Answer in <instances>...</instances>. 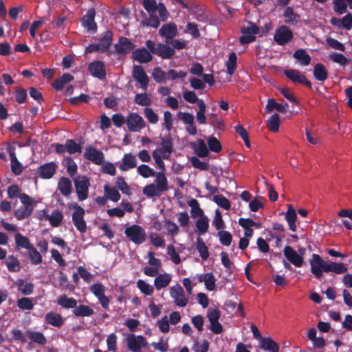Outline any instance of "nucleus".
Wrapping results in <instances>:
<instances>
[{"mask_svg": "<svg viewBox=\"0 0 352 352\" xmlns=\"http://www.w3.org/2000/svg\"><path fill=\"white\" fill-rule=\"evenodd\" d=\"M89 291L98 298L104 294L105 287L102 283H94L90 286Z\"/></svg>", "mask_w": 352, "mask_h": 352, "instance_id": "774afa93", "label": "nucleus"}, {"mask_svg": "<svg viewBox=\"0 0 352 352\" xmlns=\"http://www.w3.org/2000/svg\"><path fill=\"white\" fill-rule=\"evenodd\" d=\"M25 333L28 338L32 342L36 343L41 346L45 345L47 344V338L43 333L31 330H27Z\"/></svg>", "mask_w": 352, "mask_h": 352, "instance_id": "7c9ffc66", "label": "nucleus"}, {"mask_svg": "<svg viewBox=\"0 0 352 352\" xmlns=\"http://www.w3.org/2000/svg\"><path fill=\"white\" fill-rule=\"evenodd\" d=\"M83 156L86 160L96 165H101L104 162V153L91 146L86 148Z\"/></svg>", "mask_w": 352, "mask_h": 352, "instance_id": "f8f14e48", "label": "nucleus"}, {"mask_svg": "<svg viewBox=\"0 0 352 352\" xmlns=\"http://www.w3.org/2000/svg\"><path fill=\"white\" fill-rule=\"evenodd\" d=\"M134 102L135 104L148 107L151 104L152 100L146 93L137 94Z\"/></svg>", "mask_w": 352, "mask_h": 352, "instance_id": "8fccbe9b", "label": "nucleus"}, {"mask_svg": "<svg viewBox=\"0 0 352 352\" xmlns=\"http://www.w3.org/2000/svg\"><path fill=\"white\" fill-rule=\"evenodd\" d=\"M280 126V117L279 115L275 113L269 118L267 120V127L273 132L278 131Z\"/></svg>", "mask_w": 352, "mask_h": 352, "instance_id": "603ef678", "label": "nucleus"}, {"mask_svg": "<svg viewBox=\"0 0 352 352\" xmlns=\"http://www.w3.org/2000/svg\"><path fill=\"white\" fill-rule=\"evenodd\" d=\"M236 54L234 52H231L229 54L228 60L226 63V65L227 67V72L230 75H232L234 73L236 68Z\"/></svg>", "mask_w": 352, "mask_h": 352, "instance_id": "09e8293b", "label": "nucleus"}, {"mask_svg": "<svg viewBox=\"0 0 352 352\" xmlns=\"http://www.w3.org/2000/svg\"><path fill=\"white\" fill-rule=\"evenodd\" d=\"M74 187L77 197L80 201H84L88 197L89 179L84 175H78L74 178Z\"/></svg>", "mask_w": 352, "mask_h": 352, "instance_id": "20e7f679", "label": "nucleus"}, {"mask_svg": "<svg viewBox=\"0 0 352 352\" xmlns=\"http://www.w3.org/2000/svg\"><path fill=\"white\" fill-rule=\"evenodd\" d=\"M18 289L23 295H30L33 292L34 285L31 283H26L23 279H19L16 283Z\"/></svg>", "mask_w": 352, "mask_h": 352, "instance_id": "49530a36", "label": "nucleus"}, {"mask_svg": "<svg viewBox=\"0 0 352 352\" xmlns=\"http://www.w3.org/2000/svg\"><path fill=\"white\" fill-rule=\"evenodd\" d=\"M314 76L318 81L324 82L328 78V72L322 63H317L314 68Z\"/></svg>", "mask_w": 352, "mask_h": 352, "instance_id": "c9c22d12", "label": "nucleus"}, {"mask_svg": "<svg viewBox=\"0 0 352 352\" xmlns=\"http://www.w3.org/2000/svg\"><path fill=\"white\" fill-rule=\"evenodd\" d=\"M34 208L22 205L14 211V215L18 220H23L28 218L32 214Z\"/></svg>", "mask_w": 352, "mask_h": 352, "instance_id": "ea45409f", "label": "nucleus"}, {"mask_svg": "<svg viewBox=\"0 0 352 352\" xmlns=\"http://www.w3.org/2000/svg\"><path fill=\"white\" fill-rule=\"evenodd\" d=\"M72 313L76 317H89L94 314V311L88 305H76Z\"/></svg>", "mask_w": 352, "mask_h": 352, "instance_id": "2f4dec72", "label": "nucleus"}, {"mask_svg": "<svg viewBox=\"0 0 352 352\" xmlns=\"http://www.w3.org/2000/svg\"><path fill=\"white\" fill-rule=\"evenodd\" d=\"M104 191L106 197L112 201L116 202L120 200V194L116 188L105 185L104 186Z\"/></svg>", "mask_w": 352, "mask_h": 352, "instance_id": "a18cd8bd", "label": "nucleus"}, {"mask_svg": "<svg viewBox=\"0 0 352 352\" xmlns=\"http://www.w3.org/2000/svg\"><path fill=\"white\" fill-rule=\"evenodd\" d=\"M116 186L118 189L124 194L130 195L131 194L130 187L125 182L122 177H118L116 178Z\"/></svg>", "mask_w": 352, "mask_h": 352, "instance_id": "0e129e2a", "label": "nucleus"}, {"mask_svg": "<svg viewBox=\"0 0 352 352\" xmlns=\"http://www.w3.org/2000/svg\"><path fill=\"white\" fill-rule=\"evenodd\" d=\"M114 47L118 54L124 55L133 50L135 45L129 38L121 36Z\"/></svg>", "mask_w": 352, "mask_h": 352, "instance_id": "dca6fc26", "label": "nucleus"}, {"mask_svg": "<svg viewBox=\"0 0 352 352\" xmlns=\"http://www.w3.org/2000/svg\"><path fill=\"white\" fill-rule=\"evenodd\" d=\"M73 208L75 209L72 213L73 223L80 233H85L87 231V223L84 219L85 210L77 204H74Z\"/></svg>", "mask_w": 352, "mask_h": 352, "instance_id": "39448f33", "label": "nucleus"}, {"mask_svg": "<svg viewBox=\"0 0 352 352\" xmlns=\"http://www.w3.org/2000/svg\"><path fill=\"white\" fill-rule=\"evenodd\" d=\"M126 236L136 245H140L146 240L145 230L139 225L133 224L124 230Z\"/></svg>", "mask_w": 352, "mask_h": 352, "instance_id": "f03ea898", "label": "nucleus"}, {"mask_svg": "<svg viewBox=\"0 0 352 352\" xmlns=\"http://www.w3.org/2000/svg\"><path fill=\"white\" fill-rule=\"evenodd\" d=\"M177 32V25L173 22L164 24L159 30V34L166 38V43H169V41L173 39Z\"/></svg>", "mask_w": 352, "mask_h": 352, "instance_id": "4468645a", "label": "nucleus"}, {"mask_svg": "<svg viewBox=\"0 0 352 352\" xmlns=\"http://www.w3.org/2000/svg\"><path fill=\"white\" fill-rule=\"evenodd\" d=\"M283 253L287 260L294 266L300 267L302 265L303 258L298 254L292 247L287 245L284 248Z\"/></svg>", "mask_w": 352, "mask_h": 352, "instance_id": "2eb2a0df", "label": "nucleus"}, {"mask_svg": "<svg viewBox=\"0 0 352 352\" xmlns=\"http://www.w3.org/2000/svg\"><path fill=\"white\" fill-rule=\"evenodd\" d=\"M113 41V32L111 30L105 31L100 39V45L102 47V52H106L112 43Z\"/></svg>", "mask_w": 352, "mask_h": 352, "instance_id": "4c0bfd02", "label": "nucleus"}, {"mask_svg": "<svg viewBox=\"0 0 352 352\" xmlns=\"http://www.w3.org/2000/svg\"><path fill=\"white\" fill-rule=\"evenodd\" d=\"M155 14H149V17L142 22V25L157 28L160 25V21Z\"/></svg>", "mask_w": 352, "mask_h": 352, "instance_id": "6e6d98bb", "label": "nucleus"}, {"mask_svg": "<svg viewBox=\"0 0 352 352\" xmlns=\"http://www.w3.org/2000/svg\"><path fill=\"white\" fill-rule=\"evenodd\" d=\"M151 54L149 50L144 47L138 48L133 52V58L140 63H147L153 59Z\"/></svg>", "mask_w": 352, "mask_h": 352, "instance_id": "412c9836", "label": "nucleus"}, {"mask_svg": "<svg viewBox=\"0 0 352 352\" xmlns=\"http://www.w3.org/2000/svg\"><path fill=\"white\" fill-rule=\"evenodd\" d=\"M15 146L13 145H8L6 147V150L9 153L11 161V170L13 173L18 175H20L23 171L22 164L18 161L16 153H15Z\"/></svg>", "mask_w": 352, "mask_h": 352, "instance_id": "6ab92c4d", "label": "nucleus"}, {"mask_svg": "<svg viewBox=\"0 0 352 352\" xmlns=\"http://www.w3.org/2000/svg\"><path fill=\"white\" fill-rule=\"evenodd\" d=\"M58 189L63 196L68 197L72 190L71 180L68 177H60L58 183Z\"/></svg>", "mask_w": 352, "mask_h": 352, "instance_id": "bb28decb", "label": "nucleus"}, {"mask_svg": "<svg viewBox=\"0 0 352 352\" xmlns=\"http://www.w3.org/2000/svg\"><path fill=\"white\" fill-rule=\"evenodd\" d=\"M260 347L268 352H278L279 345L270 337H264L260 342Z\"/></svg>", "mask_w": 352, "mask_h": 352, "instance_id": "393cba45", "label": "nucleus"}, {"mask_svg": "<svg viewBox=\"0 0 352 352\" xmlns=\"http://www.w3.org/2000/svg\"><path fill=\"white\" fill-rule=\"evenodd\" d=\"M294 37L293 32L289 28L283 25L280 26L274 35V41L279 45H284L289 43Z\"/></svg>", "mask_w": 352, "mask_h": 352, "instance_id": "423d86ee", "label": "nucleus"}, {"mask_svg": "<svg viewBox=\"0 0 352 352\" xmlns=\"http://www.w3.org/2000/svg\"><path fill=\"white\" fill-rule=\"evenodd\" d=\"M8 270L10 272H18L21 270L19 260L13 255H9L6 261Z\"/></svg>", "mask_w": 352, "mask_h": 352, "instance_id": "58836bf2", "label": "nucleus"}, {"mask_svg": "<svg viewBox=\"0 0 352 352\" xmlns=\"http://www.w3.org/2000/svg\"><path fill=\"white\" fill-rule=\"evenodd\" d=\"M16 304L21 310H32L34 308V303L32 299L27 297L18 299Z\"/></svg>", "mask_w": 352, "mask_h": 352, "instance_id": "13d9d810", "label": "nucleus"}, {"mask_svg": "<svg viewBox=\"0 0 352 352\" xmlns=\"http://www.w3.org/2000/svg\"><path fill=\"white\" fill-rule=\"evenodd\" d=\"M171 281V276L168 274H159L154 280V285L157 290L167 287Z\"/></svg>", "mask_w": 352, "mask_h": 352, "instance_id": "f704fd0d", "label": "nucleus"}, {"mask_svg": "<svg viewBox=\"0 0 352 352\" xmlns=\"http://www.w3.org/2000/svg\"><path fill=\"white\" fill-rule=\"evenodd\" d=\"M28 250L29 258L32 264L38 265L42 262V256L34 245Z\"/></svg>", "mask_w": 352, "mask_h": 352, "instance_id": "3c124183", "label": "nucleus"}, {"mask_svg": "<svg viewBox=\"0 0 352 352\" xmlns=\"http://www.w3.org/2000/svg\"><path fill=\"white\" fill-rule=\"evenodd\" d=\"M137 166V160L131 153L124 155L122 163L119 165V168L122 171H128L130 169Z\"/></svg>", "mask_w": 352, "mask_h": 352, "instance_id": "5701e85b", "label": "nucleus"}, {"mask_svg": "<svg viewBox=\"0 0 352 352\" xmlns=\"http://www.w3.org/2000/svg\"><path fill=\"white\" fill-rule=\"evenodd\" d=\"M74 76L69 74L65 73L59 78H56L52 83V87L56 91H60L63 89L65 84L72 81Z\"/></svg>", "mask_w": 352, "mask_h": 352, "instance_id": "c756f323", "label": "nucleus"}, {"mask_svg": "<svg viewBox=\"0 0 352 352\" xmlns=\"http://www.w3.org/2000/svg\"><path fill=\"white\" fill-rule=\"evenodd\" d=\"M221 312L217 308L209 309L207 313V317L210 322V329L214 334H219L223 331V327L219 323V319Z\"/></svg>", "mask_w": 352, "mask_h": 352, "instance_id": "0eeeda50", "label": "nucleus"}, {"mask_svg": "<svg viewBox=\"0 0 352 352\" xmlns=\"http://www.w3.org/2000/svg\"><path fill=\"white\" fill-rule=\"evenodd\" d=\"M15 240V249L19 250L21 248L29 250L33 245L31 243L30 240L22 234L17 232L14 235Z\"/></svg>", "mask_w": 352, "mask_h": 352, "instance_id": "cd10ccee", "label": "nucleus"}, {"mask_svg": "<svg viewBox=\"0 0 352 352\" xmlns=\"http://www.w3.org/2000/svg\"><path fill=\"white\" fill-rule=\"evenodd\" d=\"M126 123L130 131L138 132L145 126L143 118L136 113H130L126 119Z\"/></svg>", "mask_w": 352, "mask_h": 352, "instance_id": "9b49d317", "label": "nucleus"}, {"mask_svg": "<svg viewBox=\"0 0 352 352\" xmlns=\"http://www.w3.org/2000/svg\"><path fill=\"white\" fill-rule=\"evenodd\" d=\"M192 148L195 151V153L199 157H206L208 155V148L205 142L201 139L199 140L197 144L192 146Z\"/></svg>", "mask_w": 352, "mask_h": 352, "instance_id": "79ce46f5", "label": "nucleus"}, {"mask_svg": "<svg viewBox=\"0 0 352 352\" xmlns=\"http://www.w3.org/2000/svg\"><path fill=\"white\" fill-rule=\"evenodd\" d=\"M58 305L65 309H74L77 305V300L73 297H68L66 294L59 296L56 299Z\"/></svg>", "mask_w": 352, "mask_h": 352, "instance_id": "a878e982", "label": "nucleus"}, {"mask_svg": "<svg viewBox=\"0 0 352 352\" xmlns=\"http://www.w3.org/2000/svg\"><path fill=\"white\" fill-rule=\"evenodd\" d=\"M196 248L202 260L206 261L209 257L208 249L201 237L197 238Z\"/></svg>", "mask_w": 352, "mask_h": 352, "instance_id": "37998d69", "label": "nucleus"}, {"mask_svg": "<svg viewBox=\"0 0 352 352\" xmlns=\"http://www.w3.org/2000/svg\"><path fill=\"white\" fill-rule=\"evenodd\" d=\"M65 320L60 314L53 311L47 313L44 317L46 324L57 328H60L64 324Z\"/></svg>", "mask_w": 352, "mask_h": 352, "instance_id": "aec40b11", "label": "nucleus"}, {"mask_svg": "<svg viewBox=\"0 0 352 352\" xmlns=\"http://www.w3.org/2000/svg\"><path fill=\"white\" fill-rule=\"evenodd\" d=\"M213 200L218 206L225 210H229L231 207L229 200L221 195L214 196Z\"/></svg>", "mask_w": 352, "mask_h": 352, "instance_id": "69168bd1", "label": "nucleus"}, {"mask_svg": "<svg viewBox=\"0 0 352 352\" xmlns=\"http://www.w3.org/2000/svg\"><path fill=\"white\" fill-rule=\"evenodd\" d=\"M324 272H334L342 274L347 272V267L342 263L325 262Z\"/></svg>", "mask_w": 352, "mask_h": 352, "instance_id": "b1692460", "label": "nucleus"}, {"mask_svg": "<svg viewBox=\"0 0 352 352\" xmlns=\"http://www.w3.org/2000/svg\"><path fill=\"white\" fill-rule=\"evenodd\" d=\"M89 72L96 78L102 80L106 77L104 63L102 61H94L88 66Z\"/></svg>", "mask_w": 352, "mask_h": 352, "instance_id": "f3484780", "label": "nucleus"}, {"mask_svg": "<svg viewBox=\"0 0 352 352\" xmlns=\"http://www.w3.org/2000/svg\"><path fill=\"white\" fill-rule=\"evenodd\" d=\"M161 191L157 189L155 184H151L146 185L143 188V193L148 197H159L161 194Z\"/></svg>", "mask_w": 352, "mask_h": 352, "instance_id": "5fc2aeb1", "label": "nucleus"}, {"mask_svg": "<svg viewBox=\"0 0 352 352\" xmlns=\"http://www.w3.org/2000/svg\"><path fill=\"white\" fill-rule=\"evenodd\" d=\"M127 346L133 352H142L138 336L133 334L129 335L127 338Z\"/></svg>", "mask_w": 352, "mask_h": 352, "instance_id": "de8ad7c7", "label": "nucleus"}, {"mask_svg": "<svg viewBox=\"0 0 352 352\" xmlns=\"http://www.w3.org/2000/svg\"><path fill=\"white\" fill-rule=\"evenodd\" d=\"M242 36L239 38L241 45L248 44L256 40V35L259 32V28L252 22L248 21L246 25L241 28Z\"/></svg>", "mask_w": 352, "mask_h": 352, "instance_id": "7ed1b4c3", "label": "nucleus"}, {"mask_svg": "<svg viewBox=\"0 0 352 352\" xmlns=\"http://www.w3.org/2000/svg\"><path fill=\"white\" fill-rule=\"evenodd\" d=\"M155 176L156 177L155 180V186L157 189L162 192L167 191L168 190V184L164 171H159L156 173Z\"/></svg>", "mask_w": 352, "mask_h": 352, "instance_id": "473e14b6", "label": "nucleus"}, {"mask_svg": "<svg viewBox=\"0 0 352 352\" xmlns=\"http://www.w3.org/2000/svg\"><path fill=\"white\" fill-rule=\"evenodd\" d=\"M294 57L299 60L302 65H308L311 61V57L304 49H298L294 53Z\"/></svg>", "mask_w": 352, "mask_h": 352, "instance_id": "a19ab883", "label": "nucleus"}, {"mask_svg": "<svg viewBox=\"0 0 352 352\" xmlns=\"http://www.w3.org/2000/svg\"><path fill=\"white\" fill-rule=\"evenodd\" d=\"M14 97L19 104L25 102L28 98L27 91L21 87H16L14 88Z\"/></svg>", "mask_w": 352, "mask_h": 352, "instance_id": "052dcab7", "label": "nucleus"}, {"mask_svg": "<svg viewBox=\"0 0 352 352\" xmlns=\"http://www.w3.org/2000/svg\"><path fill=\"white\" fill-rule=\"evenodd\" d=\"M41 212L45 216V219L48 220L50 225L54 228L58 227L64 218L63 214L58 210H54L51 214H47L45 210H43Z\"/></svg>", "mask_w": 352, "mask_h": 352, "instance_id": "4be33fe9", "label": "nucleus"}, {"mask_svg": "<svg viewBox=\"0 0 352 352\" xmlns=\"http://www.w3.org/2000/svg\"><path fill=\"white\" fill-rule=\"evenodd\" d=\"M296 219H297V214H296V210L292 206V205H289L287 211L286 212V214H285V219L289 225V229L293 232L296 231Z\"/></svg>", "mask_w": 352, "mask_h": 352, "instance_id": "c85d7f7f", "label": "nucleus"}, {"mask_svg": "<svg viewBox=\"0 0 352 352\" xmlns=\"http://www.w3.org/2000/svg\"><path fill=\"white\" fill-rule=\"evenodd\" d=\"M65 162L67 171L69 176L74 179V178L76 177H74V174L76 173L78 169L77 164L71 157H67L65 160Z\"/></svg>", "mask_w": 352, "mask_h": 352, "instance_id": "bf43d9fd", "label": "nucleus"}, {"mask_svg": "<svg viewBox=\"0 0 352 352\" xmlns=\"http://www.w3.org/2000/svg\"><path fill=\"white\" fill-rule=\"evenodd\" d=\"M274 109H276L278 112L280 113H285L286 112V107L280 103H278L274 99H270L267 101V105L265 107V112L270 113Z\"/></svg>", "mask_w": 352, "mask_h": 352, "instance_id": "c03bdc74", "label": "nucleus"}, {"mask_svg": "<svg viewBox=\"0 0 352 352\" xmlns=\"http://www.w3.org/2000/svg\"><path fill=\"white\" fill-rule=\"evenodd\" d=\"M208 148L214 153H219L222 150L221 142L214 136H210L207 140Z\"/></svg>", "mask_w": 352, "mask_h": 352, "instance_id": "864d4df0", "label": "nucleus"}, {"mask_svg": "<svg viewBox=\"0 0 352 352\" xmlns=\"http://www.w3.org/2000/svg\"><path fill=\"white\" fill-rule=\"evenodd\" d=\"M160 146L161 148L157 150L158 152L164 160H169L173 151V143L169 133L160 138Z\"/></svg>", "mask_w": 352, "mask_h": 352, "instance_id": "ddd939ff", "label": "nucleus"}, {"mask_svg": "<svg viewBox=\"0 0 352 352\" xmlns=\"http://www.w3.org/2000/svg\"><path fill=\"white\" fill-rule=\"evenodd\" d=\"M325 262L318 254H312V257L309 261L311 272L318 279L320 278L323 275Z\"/></svg>", "mask_w": 352, "mask_h": 352, "instance_id": "9d476101", "label": "nucleus"}, {"mask_svg": "<svg viewBox=\"0 0 352 352\" xmlns=\"http://www.w3.org/2000/svg\"><path fill=\"white\" fill-rule=\"evenodd\" d=\"M137 286L141 292L146 296L152 295L154 292L153 286L146 283L143 280H138L137 282Z\"/></svg>", "mask_w": 352, "mask_h": 352, "instance_id": "680f3d73", "label": "nucleus"}, {"mask_svg": "<svg viewBox=\"0 0 352 352\" xmlns=\"http://www.w3.org/2000/svg\"><path fill=\"white\" fill-rule=\"evenodd\" d=\"M84 140L81 138L79 139V143H76L74 140L68 139L66 140L67 152L70 154L76 153H80L82 152V144H84Z\"/></svg>", "mask_w": 352, "mask_h": 352, "instance_id": "e433bc0d", "label": "nucleus"}, {"mask_svg": "<svg viewBox=\"0 0 352 352\" xmlns=\"http://www.w3.org/2000/svg\"><path fill=\"white\" fill-rule=\"evenodd\" d=\"M138 173L144 178L154 177L156 172L146 164H141L138 167Z\"/></svg>", "mask_w": 352, "mask_h": 352, "instance_id": "4d7b16f0", "label": "nucleus"}, {"mask_svg": "<svg viewBox=\"0 0 352 352\" xmlns=\"http://www.w3.org/2000/svg\"><path fill=\"white\" fill-rule=\"evenodd\" d=\"M96 10L94 8H89L86 14L81 18V24L91 34L97 32L98 26L95 22Z\"/></svg>", "mask_w": 352, "mask_h": 352, "instance_id": "6e6552de", "label": "nucleus"}, {"mask_svg": "<svg viewBox=\"0 0 352 352\" xmlns=\"http://www.w3.org/2000/svg\"><path fill=\"white\" fill-rule=\"evenodd\" d=\"M199 110L197 112V118L199 124H205L206 118L205 116V112L206 106L204 100L199 101L198 105Z\"/></svg>", "mask_w": 352, "mask_h": 352, "instance_id": "e2e57ef3", "label": "nucleus"}, {"mask_svg": "<svg viewBox=\"0 0 352 352\" xmlns=\"http://www.w3.org/2000/svg\"><path fill=\"white\" fill-rule=\"evenodd\" d=\"M283 16L285 23L290 25H295L300 21V16L294 12L293 8L288 6L285 8Z\"/></svg>", "mask_w": 352, "mask_h": 352, "instance_id": "72a5a7b5", "label": "nucleus"}, {"mask_svg": "<svg viewBox=\"0 0 352 352\" xmlns=\"http://www.w3.org/2000/svg\"><path fill=\"white\" fill-rule=\"evenodd\" d=\"M142 4L148 14L155 13L158 7L156 0H142Z\"/></svg>", "mask_w": 352, "mask_h": 352, "instance_id": "338daca9", "label": "nucleus"}, {"mask_svg": "<svg viewBox=\"0 0 352 352\" xmlns=\"http://www.w3.org/2000/svg\"><path fill=\"white\" fill-rule=\"evenodd\" d=\"M146 46L152 54H155L163 59L170 58L175 52L174 48L168 46V45L162 43L156 45V43L152 40L146 41Z\"/></svg>", "mask_w": 352, "mask_h": 352, "instance_id": "f257e3e1", "label": "nucleus"}, {"mask_svg": "<svg viewBox=\"0 0 352 352\" xmlns=\"http://www.w3.org/2000/svg\"><path fill=\"white\" fill-rule=\"evenodd\" d=\"M57 165L55 162L45 163L38 168V175L42 179H50L55 174Z\"/></svg>", "mask_w": 352, "mask_h": 352, "instance_id": "a211bd4d", "label": "nucleus"}, {"mask_svg": "<svg viewBox=\"0 0 352 352\" xmlns=\"http://www.w3.org/2000/svg\"><path fill=\"white\" fill-rule=\"evenodd\" d=\"M133 78L140 85L142 90L146 91L149 83V78L141 65H133L132 71Z\"/></svg>", "mask_w": 352, "mask_h": 352, "instance_id": "1a4fd4ad", "label": "nucleus"}]
</instances>
